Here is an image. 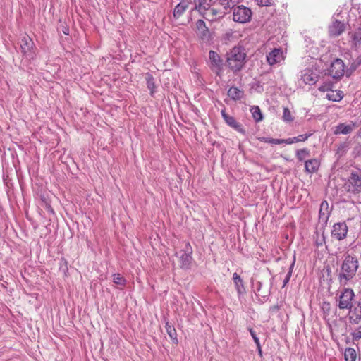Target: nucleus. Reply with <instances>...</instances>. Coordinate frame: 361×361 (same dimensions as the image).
I'll list each match as a JSON object with an SVG mask.
<instances>
[{"instance_id": "44", "label": "nucleus", "mask_w": 361, "mask_h": 361, "mask_svg": "<svg viewBox=\"0 0 361 361\" xmlns=\"http://www.w3.org/2000/svg\"><path fill=\"white\" fill-rule=\"evenodd\" d=\"M45 209L51 214H54V211L51 207V204L48 202L45 203Z\"/></svg>"}, {"instance_id": "11", "label": "nucleus", "mask_w": 361, "mask_h": 361, "mask_svg": "<svg viewBox=\"0 0 361 361\" xmlns=\"http://www.w3.org/2000/svg\"><path fill=\"white\" fill-rule=\"evenodd\" d=\"M345 64L342 59H336L331 64L329 74L335 80L341 79L345 73Z\"/></svg>"}, {"instance_id": "10", "label": "nucleus", "mask_w": 361, "mask_h": 361, "mask_svg": "<svg viewBox=\"0 0 361 361\" xmlns=\"http://www.w3.org/2000/svg\"><path fill=\"white\" fill-rule=\"evenodd\" d=\"M355 293L353 289L345 288L338 298V307L340 310H347L354 303Z\"/></svg>"}, {"instance_id": "20", "label": "nucleus", "mask_w": 361, "mask_h": 361, "mask_svg": "<svg viewBox=\"0 0 361 361\" xmlns=\"http://www.w3.org/2000/svg\"><path fill=\"white\" fill-rule=\"evenodd\" d=\"M356 125L354 123L347 124L345 123H341L337 125L334 130V133L348 135L350 134L353 130L355 128Z\"/></svg>"}, {"instance_id": "30", "label": "nucleus", "mask_w": 361, "mask_h": 361, "mask_svg": "<svg viewBox=\"0 0 361 361\" xmlns=\"http://www.w3.org/2000/svg\"><path fill=\"white\" fill-rule=\"evenodd\" d=\"M310 156V151L307 148H302L296 150L295 157L298 161H305V159Z\"/></svg>"}, {"instance_id": "51", "label": "nucleus", "mask_w": 361, "mask_h": 361, "mask_svg": "<svg viewBox=\"0 0 361 361\" xmlns=\"http://www.w3.org/2000/svg\"><path fill=\"white\" fill-rule=\"evenodd\" d=\"M357 135V137L361 138V128L359 129Z\"/></svg>"}, {"instance_id": "23", "label": "nucleus", "mask_w": 361, "mask_h": 361, "mask_svg": "<svg viewBox=\"0 0 361 361\" xmlns=\"http://www.w3.org/2000/svg\"><path fill=\"white\" fill-rule=\"evenodd\" d=\"M233 281L238 296L243 295L245 293L244 282L240 276L236 272L233 274Z\"/></svg>"}, {"instance_id": "48", "label": "nucleus", "mask_w": 361, "mask_h": 361, "mask_svg": "<svg viewBox=\"0 0 361 361\" xmlns=\"http://www.w3.org/2000/svg\"><path fill=\"white\" fill-rule=\"evenodd\" d=\"M295 259H294L293 261L292 264L290 265V267L289 268L288 272H290V275H292L293 269V267H294V264H295Z\"/></svg>"}, {"instance_id": "24", "label": "nucleus", "mask_w": 361, "mask_h": 361, "mask_svg": "<svg viewBox=\"0 0 361 361\" xmlns=\"http://www.w3.org/2000/svg\"><path fill=\"white\" fill-rule=\"evenodd\" d=\"M197 33L202 39H208L209 31L203 20H198L196 23Z\"/></svg>"}, {"instance_id": "41", "label": "nucleus", "mask_w": 361, "mask_h": 361, "mask_svg": "<svg viewBox=\"0 0 361 361\" xmlns=\"http://www.w3.org/2000/svg\"><path fill=\"white\" fill-rule=\"evenodd\" d=\"M347 152V145L344 144H341L336 150V154L338 157H343L344 154H345Z\"/></svg>"}, {"instance_id": "29", "label": "nucleus", "mask_w": 361, "mask_h": 361, "mask_svg": "<svg viewBox=\"0 0 361 361\" xmlns=\"http://www.w3.org/2000/svg\"><path fill=\"white\" fill-rule=\"evenodd\" d=\"M349 36L353 47H357L361 44V31L356 29L354 32H350Z\"/></svg>"}, {"instance_id": "34", "label": "nucleus", "mask_w": 361, "mask_h": 361, "mask_svg": "<svg viewBox=\"0 0 361 361\" xmlns=\"http://www.w3.org/2000/svg\"><path fill=\"white\" fill-rule=\"evenodd\" d=\"M294 116L292 115L290 109L288 107H283V116H282V120L285 123H291L294 121Z\"/></svg>"}, {"instance_id": "21", "label": "nucleus", "mask_w": 361, "mask_h": 361, "mask_svg": "<svg viewBox=\"0 0 361 361\" xmlns=\"http://www.w3.org/2000/svg\"><path fill=\"white\" fill-rule=\"evenodd\" d=\"M190 4L191 1H180L173 9L174 18L178 19L185 12Z\"/></svg>"}, {"instance_id": "52", "label": "nucleus", "mask_w": 361, "mask_h": 361, "mask_svg": "<svg viewBox=\"0 0 361 361\" xmlns=\"http://www.w3.org/2000/svg\"><path fill=\"white\" fill-rule=\"evenodd\" d=\"M357 30H359L360 31H361V23L359 25L358 27H357Z\"/></svg>"}, {"instance_id": "43", "label": "nucleus", "mask_w": 361, "mask_h": 361, "mask_svg": "<svg viewBox=\"0 0 361 361\" xmlns=\"http://www.w3.org/2000/svg\"><path fill=\"white\" fill-rule=\"evenodd\" d=\"M293 143H295L293 137L286 139H281V144L292 145Z\"/></svg>"}, {"instance_id": "5", "label": "nucleus", "mask_w": 361, "mask_h": 361, "mask_svg": "<svg viewBox=\"0 0 361 361\" xmlns=\"http://www.w3.org/2000/svg\"><path fill=\"white\" fill-rule=\"evenodd\" d=\"M212 1V0H194V10L206 20H213V16L216 14V12L211 8Z\"/></svg>"}, {"instance_id": "14", "label": "nucleus", "mask_w": 361, "mask_h": 361, "mask_svg": "<svg viewBox=\"0 0 361 361\" xmlns=\"http://www.w3.org/2000/svg\"><path fill=\"white\" fill-rule=\"evenodd\" d=\"M221 114L224 121L228 126L233 128L237 132L243 135H245L246 131L245 128L243 127V126L240 123H239L233 116L227 114L225 109L221 111Z\"/></svg>"}, {"instance_id": "42", "label": "nucleus", "mask_w": 361, "mask_h": 361, "mask_svg": "<svg viewBox=\"0 0 361 361\" xmlns=\"http://www.w3.org/2000/svg\"><path fill=\"white\" fill-rule=\"evenodd\" d=\"M258 5L261 6H269L271 5L272 0H257Z\"/></svg>"}, {"instance_id": "36", "label": "nucleus", "mask_w": 361, "mask_h": 361, "mask_svg": "<svg viewBox=\"0 0 361 361\" xmlns=\"http://www.w3.org/2000/svg\"><path fill=\"white\" fill-rule=\"evenodd\" d=\"M113 281L114 283L121 286H125L126 283V280L123 276H122L120 274H114L112 275Z\"/></svg>"}, {"instance_id": "37", "label": "nucleus", "mask_w": 361, "mask_h": 361, "mask_svg": "<svg viewBox=\"0 0 361 361\" xmlns=\"http://www.w3.org/2000/svg\"><path fill=\"white\" fill-rule=\"evenodd\" d=\"M312 135H313V133H307L299 135L296 137H293L295 143L299 142H305Z\"/></svg>"}, {"instance_id": "38", "label": "nucleus", "mask_w": 361, "mask_h": 361, "mask_svg": "<svg viewBox=\"0 0 361 361\" xmlns=\"http://www.w3.org/2000/svg\"><path fill=\"white\" fill-rule=\"evenodd\" d=\"M333 83L331 82H324L322 85H319L318 90L321 92H327L332 89Z\"/></svg>"}, {"instance_id": "49", "label": "nucleus", "mask_w": 361, "mask_h": 361, "mask_svg": "<svg viewBox=\"0 0 361 361\" xmlns=\"http://www.w3.org/2000/svg\"><path fill=\"white\" fill-rule=\"evenodd\" d=\"M295 259H294L293 261L292 264L290 265V267L289 268L288 272H290V275H292L293 269V267H294V264H295Z\"/></svg>"}, {"instance_id": "12", "label": "nucleus", "mask_w": 361, "mask_h": 361, "mask_svg": "<svg viewBox=\"0 0 361 361\" xmlns=\"http://www.w3.org/2000/svg\"><path fill=\"white\" fill-rule=\"evenodd\" d=\"M209 66L215 73L220 76L223 72V60L219 54L214 51L209 52Z\"/></svg>"}, {"instance_id": "32", "label": "nucleus", "mask_w": 361, "mask_h": 361, "mask_svg": "<svg viewBox=\"0 0 361 361\" xmlns=\"http://www.w3.org/2000/svg\"><path fill=\"white\" fill-rule=\"evenodd\" d=\"M357 357L356 351L353 348H347L344 352L345 361H355Z\"/></svg>"}, {"instance_id": "3", "label": "nucleus", "mask_w": 361, "mask_h": 361, "mask_svg": "<svg viewBox=\"0 0 361 361\" xmlns=\"http://www.w3.org/2000/svg\"><path fill=\"white\" fill-rule=\"evenodd\" d=\"M345 188L348 192L354 195L361 192V169H356L350 171Z\"/></svg>"}, {"instance_id": "13", "label": "nucleus", "mask_w": 361, "mask_h": 361, "mask_svg": "<svg viewBox=\"0 0 361 361\" xmlns=\"http://www.w3.org/2000/svg\"><path fill=\"white\" fill-rule=\"evenodd\" d=\"M348 310V319L351 324H357L361 321V302L354 301Z\"/></svg>"}, {"instance_id": "7", "label": "nucleus", "mask_w": 361, "mask_h": 361, "mask_svg": "<svg viewBox=\"0 0 361 361\" xmlns=\"http://www.w3.org/2000/svg\"><path fill=\"white\" fill-rule=\"evenodd\" d=\"M286 54L282 48H274L267 54V62L271 66H281L285 61Z\"/></svg>"}, {"instance_id": "45", "label": "nucleus", "mask_w": 361, "mask_h": 361, "mask_svg": "<svg viewBox=\"0 0 361 361\" xmlns=\"http://www.w3.org/2000/svg\"><path fill=\"white\" fill-rule=\"evenodd\" d=\"M291 276L292 275H290V272L287 273V274L283 281V287H285L286 286V284L289 282Z\"/></svg>"}, {"instance_id": "26", "label": "nucleus", "mask_w": 361, "mask_h": 361, "mask_svg": "<svg viewBox=\"0 0 361 361\" xmlns=\"http://www.w3.org/2000/svg\"><path fill=\"white\" fill-rule=\"evenodd\" d=\"M145 80L147 88L149 90L150 96L154 97L157 86L155 85V80L152 74L150 73H147L145 74Z\"/></svg>"}, {"instance_id": "25", "label": "nucleus", "mask_w": 361, "mask_h": 361, "mask_svg": "<svg viewBox=\"0 0 361 361\" xmlns=\"http://www.w3.org/2000/svg\"><path fill=\"white\" fill-rule=\"evenodd\" d=\"M349 70L353 72L361 66V54H351L348 61Z\"/></svg>"}, {"instance_id": "39", "label": "nucleus", "mask_w": 361, "mask_h": 361, "mask_svg": "<svg viewBox=\"0 0 361 361\" xmlns=\"http://www.w3.org/2000/svg\"><path fill=\"white\" fill-rule=\"evenodd\" d=\"M322 310L323 311L324 318H326L330 313L331 305L329 302H324L322 305Z\"/></svg>"}, {"instance_id": "16", "label": "nucleus", "mask_w": 361, "mask_h": 361, "mask_svg": "<svg viewBox=\"0 0 361 361\" xmlns=\"http://www.w3.org/2000/svg\"><path fill=\"white\" fill-rule=\"evenodd\" d=\"M331 214V209L326 200H323L320 204L319 211V221L323 225L326 226L329 218Z\"/></svg>"}, {"instance_id": "33", "label": "nucleus", "mask_w": 361, "mask_h": 361, "mask_svg": "<svg viewBox=\"0 0 361 361\" xmlns=\"http://www.w3.org/2000/svg\"><path fill=\"white\" fill-rule=\"evenodd\" d=\"M250 112L256 122H259L263 119L262 111L258 106H252L250 109Z\"/></svg>"}, {"instance_id": "2", "label": "nucleus", "mask_w": 361, "mask_h": 361, "mask_svg": "<svg viewBox=\"0 0 361 361\" xmlns=\"http://www.w3.org/2000/svg\"><path fill=\"white\" fill-rule=\"evenodd\" d=\"M246 54L243 47H234L227 54L226 61L229 68L234 73L240 71L245 63Z\"/></svg>"}, {"instance_id": "28", "label": "nucleus", "mask_w": 361, "mask_h": 361, "mask_svg": "<svg viewBox=\"0 0 361 361\" xmlns=\"http://www.w3.org/2000/svg\"><path fill=\"white\" fill-rule=\"evenodd\" d=\"M165 328L167 332V334L170 337L171 341L174 344H178V340L177 338L176 330L173 325L171 324L169 321H166L165 323Z\"/></svg>"}, {"instance_id": "1", "label": "nucleus", "mask_w": 361, "mask_h": 361, "mask_svg": "<svg viewBox=\"0 0 361 361\" xmlns=\"http://www.w3.org/2000/svg\"><path fill=\"white\" fill-rule=\"evenodd\" d=\"M359 267L360 262L357 255L350 253L344 255L337 269V279L340 286L345 287L353 284L356 281Z\"/></svg>"}, {"instance_id": "17", "label": "nucleus", "mask_w": 361, "mask_h": 361, "mask_svg": "<svg viewBox=\"0 0 361 361\" xmlns=\"http://www.w3.org/2000/svg\"><path fill=\"white\" fill-rule=\"evenodd\" d=\"M345 29V25L343 22L338 20L333 21L329 27V32L331 37H337L341 35Z\"/></svg>"}, {"instance_id": "40", "label": "nucleus", "mask_w": 361, "mask_h": 361, "mask_svg": "<svg viewBox=\"0 0 361 361\" xmlns=\"http://www.w3.org/2000/svg\"><path fill=\"white\" fill-rule=\"evenodd\" d=\"M353 340L357 341L361 338V325L351 333Z\"/></svg>"}, {"instance_id": "54", "label": "nucleus", "mask_w": 361, "mask_h": 361, "mask_svg": "<svg viewBox=\"0 0 361 361\" xmlns=\"http://www.w3.org/2000/svg\"><path fill=\"white\" fill-rule=\"evenodd\" d=\"M1 277H2L1 275H0V280L1 279Z\"/></svg>"}, {"instance_id": "4", "label": "nucleus", "mask_w": 361, "mask_h": 361, "mask_svg": "<svg viewBox=\"0 0 361 361\" xmlns=\"http://www.w3.org/2000/svg\"><path fill=\"white\" fill-rule=\"evenodd\" d=\"M321 73L320 69L317 66L307 67L301 71L299 82L312 86L319 81Z\"/></svg>"}, {"instance_id": "6", "label": "nucleus", "mask_w": 361, "mask_h": 361, "mask_svg": "<svg viewBox=\"0 0 361 361\" xmlns=\"http://www.w3.org/2000/svg\"><path fill=\"white\" fill-rule=\"evenodd\" d=\"M19 44L23 55L28 59H35V45L32 39L26 33L21 35Z\"/></svg>"}, {"instance_id": "53", "label": "nucleus", "mask_w": 361, "mask_h": 361, "mask_svg": "<svg viewBox=\"0 0 361 361\" xmlns=\"http://www.w3.org/2000/svg\"><path fill=\"white\" fill-rule=\"evenodd\" d=\"M342 99V97H340L338 99H334V101H338Z\"/></svg>"}, {"instance_id": "18", "label": "nucleus", "mask_w": 361, "mask_h": 361, "mask_svg": "<svg viewBox=\"0 0 361 361\" xmlns=\"http://www.w3.org/2000/svg\"><path fill=\"white\" fill-rule=\"evenodd\" d=\"M263 284L260 281H257L255 283L252 282V287L255 289L254 291L257 297L262 298V301L264 302L269 299L270 295V288L268 290H264L262 288Z\"/></svg>"}, {"instance_id": "8", "label": "nucleus", "mask_w": 361, "mask_h": 361, "mask_svg": "<svg viewBox=\"0 0 361 361\" xmlns=\"http://www.w3.org/2000/svg\"><path fill=\"white\" fill-rule=\"evenodd\" d=\"M252 13L250 8L245 6H238L233 11V20L240 23H245L251 19Z\"/></svg>"}, {"instance_id": "50", "label": "nucleus", "mask_w": 361, "mask_h": 361, "mask_svg": "<svg viewBox=\"0 0 361 361\" xmlns=\"http://www.w3.org/2000/svg\"><path fill=\"white\" fill-rule=\"evenodd\" d=\"M257 351L259 353V355H260V357H262V351L261 345L259 347H257Z\"/></svg>"}, {"instance_id": "22", "label": "nucleus", "mask_w": 361, "mask_h": 361, "mask_svg": "<svg viewBox=\"0 0 361 361\" xmlns=\"http://www.w3.org/2000/svg\"><path fill=\"white\" fill-rule=\"evenodd\" d=\"M320 166V161L317 159H310L305 161V171L307 173L317 172Z\"/></svg>"}, {"instance_id": "9", "label": "nucleus", "mask_w": 361, "mask_h": 361, "mask_svg": "<svg viewBox=\"0 0 361 361\" xmlns=\"http://www.w3.org/2000/svg\"><path fill=\"white\" fill-rule=\"evenodd\" d=\"M183 254L180 256V267L184 270H188L191 268L193 261V250L189 242L185 243L184 249L182 250Z\"/></svg>"}, {"instance_id": "47", "label": "nucleus", "mask_w": 361, "mask_h": 361, "mask_svg": "<svg viewBox=\"0 0 361 361\" xmlns=\"http://www.w3.org/2000/svg\"><path fill=\"white\" fill-rule=\"evenodd\" d=\"M248 331L252 336V338H253L254 336H257V334L255 332L254 329L251 327H249L248 328Z\"/></svg>"}, {"instance_id": "19", "label": "nucleus", "mask_w": 361, "mask_h": 361, "mask_svg": "<svg viewBox=\"0 0 361 361\" xmlns=\"http://www.w3.org/2000/svg\"><path fill=\"white\" fill-rule=\"evenodd\" d=\"M314 238V245L317 248L322 247L323 246H326V236L324 234V229L321 228L319 230H317L314 232L313 235Z\"/></svg>"}, {"instance_id": "46", "label": "nucleus", "mask_w": 361, "mask_h": 361, "mask_svg": "<svg viewBox=\"0 0 361 361\" xmlns=\"http://www.w3.org/2000/svg\"><path fill=\"white\" fill-rule=\"evenodd\" d=\"M252 338H253L254 342L256 344L257 347H259L261 345V344H260L259 339L257 337V336H254Z\"/></svg>"}, {"instance_id": "35", "label": "nucleus", "mask_w": 361, "mask_h": 361, "mask_svg": "<svg viewBox=\"0 0 361 361\" xmlns=\"http://www.w3.org/2000/svg\"><path fill=\"white\" fill-rule=\"evenodd\" d=\"M258 140L260 142L271 144V145H281V139L262 137H259Z\"/></svg>"}, {"instance_id": "31", "label": "nucleus", "mask_w": 361, "mask_h": 361, "mask_svg": "<svg viewBox=\"0 0 361 361\" xmlns=\"http://www.w3.org/2000/svg\"><path fill=\"white\" fill-rule=\"evenodd\" d=\"M218 2L225 10H230L234 9L240 0H218Z\"/></svg>"}, {"instance_id": "27", "label": "nucleus", "mask_w": 361, "mask_h": 361, "mask_svg": "<svg viewBox=\"0 0 361 361\" xmlns=\"http://www.w3.org/2000/svg\"><path fill=\"white\" fill-rule=\"evenodd\" d=\"M228 96L233 101H238L241 99L244 96L243 90H240L237 87L232 86L228 90Z\"/></svg>"}, {"instance_id": "15", "label": "nucleus", "mask_w": 361, "mask_h": 361, "mask_svg": "<svg viewBox=\"0 0 361 361\" xmlns=\"http://www.w3.org/2000/svg\"><path fill=\"white\" fill-rule=\"evenodd\" d=\"M348 231L345 223H336L333 226L331 236L338 240H343L346 237Z\"/></svg>"}]
</instances>
